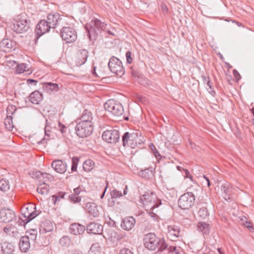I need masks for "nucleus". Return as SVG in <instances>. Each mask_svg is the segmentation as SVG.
Instances as JSON below:
<instances>
[{"label": "nucleus", "mask_w": 254, "mask_h": 254, "mask_svg": "<svg viewBox=\"0 0 254 254\" xmlns=\"http://www.w3.org/2000/svg\"><path fill=\"white\" fill-rule=\"evenodd\" d=\"M88 57L87 50L82 49L78 51L72 60V66H80L85 63Z\"/></svg>", "instance_id": "f8f14e48"}, {"label": "nucleus", "mask_w": 254, "mask_h": 254, "mask_svg": "<svg viewBox=\"0 0 254 254\" xmlns=\"http://www.w3.org/2000/svg\"><path fill=\"white\" fill-rule=\"evenodd\" d=\"M202 81L204 84H206L207 83H209L210 81V78L209 76L202 75Z\"/></svg>", "instance_id": "6e6d98bb"}, {"label": "nucleus", "mask_w": 254, "mask_h": 254, "mask_svg": "<svg viewBox=\"0 0 254 254\" xmlns=\"http://www.w3.org/2000/svg\"><path fill=\"white\" fill-rule=\"evenodd\" d=\"M88 254H101V247L99 243L93 244L88 251Z\"/></svg>", "instance_id": "2f4dec72"}, {"label": "nucleus", "mask_w": 254, "mask_h": 254, "mask_svg": "<svg viewBox=\"0 0 254 254\" xmlns=\"http://www.w3.org/2000/svg\"><path fill=\"white\" fill-rule=\"evenodd\" d=\"M19 248L21 252H26L30 247V241L27 236H22L20 239Z\"/></svg>", "instance_id": "393cba45"}, {"label": "nucleus", "mask_w": 254, "mask_h": 254, "mask_svg": "<svg viewBox=\"0 0 254 254\" xmlns=\"http://www.w3.org/2000/svg\"><path fill=\"white\" fill-rule=\"evenodd\" d=\"M54 177L53 175H52L49 173H43L41 182H44L45 181H52L54 180Z\"/></svg>", "instance_id": "c03bdc74"}, {"label": "nucleus", "mask_w": 254, "mask_h": 254, "mask_svg": "<svg viewBox=\"0 0 254 254\" xmlns=\"http://www.w3.org/2000/svg\"><path fill=\"white\" fill-rule=\"evenodd\" d=\"M210 90L209 91V93L213 96H215V91L214 89H213V87H212L211 89H209Z\"/></svg>", "instance_id": "e2e57ef3"}, {"label": "nucleus", "mask_w": 254, "mask_h": 254, "mask_svg": "<svg viewBox=\"0 0 254 254\" xmlns=\"http://www.w3.org/2000/svg\"><path fill=\"white\" fill-rule=\"evenodd\" d=\"M3 231L6 233H9L10 231V227L5 226V227H4Z\"/></svg>", "instance_id": "0e129e2a"}, {"label": "nucleus", "mask_w": 254, "mask_h": 254, "mask_svg": "<svg viewBox=\"0 0 254 254\" xmlns=\"http://www.w3.org/2000/svg\"><path fill=\"white\" fill-rule=\"evenodd\" d=\"M13 42L8 39H5L0 42V50L4 52H9L13 47Z\"/></svg>", "instance_id": "b1692460"}, {"label": "nucleus", "mask_w": 254, "mask_h": 254, "mask_svg": "<svg viewBox=\"0 0 254 254\" xmlns=\"http://www.w3.org/2000/svg\"><path fill=\"white\" fill-rule=\"evenodd\" d=\"M198 214L202 219H205L209 215L207 208L205 207L200 208L198 212Z\"/></svg>", "instance_id": "58836bf2"}, {"label": "nucleus", "mask_w": 254, "mask_h": 254, "mask_svg": "<svg viewBox=\"0 0 254 254\" xmlns=\"http://www.w3.org/2000/svg\"><path fill=\"white\" fill-rule=\"evenodd\" d=\"M143 137L138 131L126 132L122 136L123 145L124 147L135 148L138 145L143 143Z\"/></svg>", "instance_id": "7ed1b4c3"}, {"label": "nucleus", "mask_w": 254, "mask_h": 254, "mask_svg": "<svg viewBox=\"0 0 254 254\" xmlns=\"http://www.w3.org/2000/svg\"><path fill=\"white\" fill-rule=\"evenodd\" d=\"M243 224L247 228H250V230H254V228L251 225V224L249 222H248L247 221H245V222H244Z\"/></svg>", "instance_id": "4d7b16f0"}, {"label": "nucleus", "mask_w": 254, "mask_h": 254, "mask_svg": "<svg viewBox=\"0 0 254 254\" xmlns=\"http://www.w3.org/2000/svg\"><path fill=\"white\" fill-rule=\"evenodd\" d=\"M111 194L112 197H113V198H117V197H119L122 196V192L121 191H119V190H115V189L111 191Z\"/></svg>", "instance_id": "09e8293b"}, {"label": "nucleus", "mask_w": 254, "mask_h": 254, "mask_svg": "<svg viewBox=\"0 0 254 254\" xmlns=\"http://www.w3.org/2000/svg\"><path fill=\"white\" fill-rule=\"evenodd\" d=\"M13 249L12 245L8 242H4L1 246V251L3 254H11Z\"/></svg>", "instance_id": "7c9ffc66"}, {"label": "nucleus", "mask_w": 254, "mask_h": 254, "mask_svg": "<svg viewBox=\"0 0 254 254\" xmlns=\"http://www.w3.org/2000/svg\"><path fill=\"white\" fill-rule=\"evenodd\" d=\"M126 56L127 63L128 64L131 63L132 60V58L131 57V52L130 51H127L126 53Z\"/></svg>", "instance_id": "603ef678"}, {"label": "nucleus", "mask_w": 254, "mask_h": 254, "mask_svg": "<svg viewBox=\"0 0 254 254\" xmlns=\"http://www.w3.org/2000/svg\"><path fill=\"white\" fill-rule=\"evenodd\" d=\"M4 124L5 125V127L8 130H12L13 127V125L11 116H8V115L7 116L6 119H5L4 120Z\"/></svg>", "instance_id": "e433bc0d"}, {"label": "nucleus", "mask_w": 254, "mask_h": 254, "mask_svg": "<svg viewBox=\"0 0 254 254\" xmlns=\"http://www.w3.org/2000/svg\"><path fill=\"white\" fill-rule=\"evenodd\" d=\"M135 224V220L133 217H127L123 219L121 226L124 230L129 231L134 227Z\"/></svg>", "instance_id": "a211bd4d"}, {"label": "nucleus", "mask_w": 254, "mask_h": 254, "mask_svg": "<svg viewBox=\"0 0 254 254\" xmlns=\"http://www.w3.org/2000/svg\"><path fill=\"white\" fill-rule=\"evenodd\" d=\"M51 28H52L51 27L46 20L44 19L40 21L35 29L36 39H38L40 36L49 32Z\"/></svg>", "instance_id": "4468645a"}, {"label": "nucleus", "mask_w": 254, "mask_h": 254, "mask_svg": "<svg viewBox=\"0 0 254 254\" xmlns=\"http://www.w3.org/2000/svg\"><path fill=\"white\" fill-rule=\"evenodd\" d=\"M59 127L60 128V130H61L62 133H64L65 132V129H66V127L61 123H59Z\"/></svg>", "instance_id": "5fc2aeb1"}, {"label": "nucleus", "mask_w": 254, "mask_h": 254, "mask_svg": "<svg viewBox=\"0 0 254 254\" xmlns=\"http://www.w3.org/2000/svg\"><path fill=\"white\" fill-rule=\"evenodd\" d=\"M70 241V238L68 236H64L59 240L60 244L62 246H65L67 245Z\"/></svg>", "instance_id": "79ce46f5"}, {"label": "nucleus", "mask_w": 254, "mask_h": 254, "mask_svg": "<svg viewBox=\"0 0 254 254\" xmlns=\"http://www.w3.org/2000/svg\"><path fill=\"white\" fill-rule=\"evenodd\" d=\"M69 230L70 233L74 235H81L84 232L85 227L78 223H73L70 225Z\"/></svg>", "instance_id": "aec40b11"}, {"label": "nucleus", "mask_w": 254, "mask_h": 254, "mask_svg": "<svg viewBox=\"0 0 254 254\" xmlns=\"http://www.w3.org/2000/svg\"><path fill=\"white\" fill-rule=\"evenodd\" d=\"M194 201V195L185 193L180 197L178 206L182 209H189L193 205Z\"/></svg>", "instance_id": "9d476101"}, {"label": "nucleus", "mask_w": 254, "mask_h": 254, "mask_svg": "<svg viewBox=\"0 0 254 254\" xmlns=\"http://www.w3.org/2000/svg\"><path fill=\"white\" fill-rule=\"evenodd\" d=\"M27 83L28 84H34V85H36V84L37 83V80H35L34 79H28L27 80Z\"/></svg>", "instance_id": "13d9d810"}, {"label": "nucleus", "mask_w": 254, "mask_h": 254, "mask_svg": "<svg viewBox=\"0 0 254 254\" xmlns=\"http://www.w3.org/2000/svg\"><path fill=\"white\" fill-rule=\"evenodd\" d=\"M221 190L225 193L226 196H224V197L227 199L226 197L229 195L231 192V187L229 186L228 184L225 183L221 186Z\"/></svg>", "instance_id": "4c0bfd02"}, {"label": "nucleus", "mask_w": 254, "mask_h": 254, "mask_svg": "<svg viewBox=\"0 0 254 254\" xmlns=\"http://www.w3.org/2000/svg\"><path fill=\"white\" fill-rule=\"evenodd\" d=\"M169 250L171 252H175L176 250V247L175 246H170L169 248Z\"/></svg>", "instance_id": "338daca9"}, {"label": "nucleus", "mask_w": 254, "mask_h": 254, "mask_svg": "<svg viewBox=\"0 0 254 254\" xmlns=\"http://www.w3.org/2000/svg\"><path fill=\"white\" fill-rule=\"evenodd\" d=\"M26 71H29V68L27 64L22 63L16 65V72L18 73H22Z\"/></svg>", "instance_id": "c9c22d12"}, {"label": "nucleus", "mask_w": 254, "mask_h": 254, "mask_svg": "<svg viewBox=\"0 0 254 254\" xmlns=\"http://www.w3.org/2000/svg\"><path fill=\"white\" fill-rule=\"evenodd\" d=\"M28 235H26L28 238L29 241L35 242L37 238V232L36 230H32L30 232L28 233Z\"/></svg>", "instance_id": "a19ab883"}, {"label": "nucleus", "mask_w": 254, "mask_h": 254, "mask_svg": "<svg viewBox=\"0 0 254 254\" xmlns=\"http://www.w3.org/2000/svg\"><path fill=\"white\" fill-rule=\"evenodd\" d=\"M11 27L14 32L19 33H23L29 29L30 21L26 16L20 15L17 16Z\"/></svg>", "instance_id": "39448f33"}, {"label": "nucleus", "mask_w": 254, "mask_h": 254, "mask_svg": "<svg viewBox=\"0 0 254 254\" xmlns=\"http://www.w3.org/2000/svg\"><path fill=\"white\" fill-rule=\"evenodd\" d=\"M36 206L33 203L25 204L21 208V213L25 219L26 223L33 220L38 214L35 211Z\"/></svg>", "instance_id": "1a4fd4ad"}, {"label": "nucleus", "mask_w": 254, "mask_h": 254, "mask_svg": "<svg viewBox=\"0 0 254 254\" xmlns=\"http://www.w3.org/2000/svg\"><path fill=\"white\" fill-rule=\"evenodd\" d=\"M104 106L106 111L115 117H121L124 112V107L122 104L113 99L108 100L104 104Z\"/></svg>", "instance_id": "20e7f679"}, {"label": "nucleus", "mask_w": 254, "mask_h": 254, "mask_svg": "<svg viewBox=\"0 0 254 254\" xmlns=\"http://www.w3.org/2000/svg\"><path fill=\"white\" fill-rule=\"evenodd\" d=\"M198 229L201 231L203 233H208V224L204 222H199L197 225Z\"/></svg>", "instance_id": "ea45409f"}, {"label": "nucleus", "mask_w": 254, "mask_h": 254, "mask_svg": "<svg viewBox=\"0 0 254 254\" xmlns=\"http://www.w3.org/2000/svg\"><path fill=\"white\" fill-rule=\"evenodd\" d=\"M94 165V163L91 160H87L83 164V169L86 172H89L93 168Z\"/></svg>", "instance_id": "473e14b6"}, {"label": "nucleus", "mask_w": 254, "mask_h": 254, "mask_svg": "<svg viewBox=\"0 0 254 254\" xmlns=\"http://www.w3.org/2000/svg\"><path fill=\"white\" fill-rule=\"evenodd\" d=\"M68 197L70 200L73 202H79L81 201V197L73 193L69 195Z\"/></svg>", "instance_id": "de8ad7c7"}, {"label": "nucleus", "mask_w": 254, "mask_h": 254, "mask_svg": "<svg viewBox=\"0 0 254 254\" xmlns=\"http://www.w3.org/2000/svg\"><path fill=\"white\" fill-rule=\"evenodd\" d=\"M73 194L78 195L80 192V188L79 187L76 188L73 190Z\"/></svg>", "instance_id": "052dcab7"}, {"label": "nucleus", "mask_w": 254, "mask_h": 254, "mask_svg": "<svg viewBox=\"0 0 254 254\" xmlns=\"http://www.w3.org/2000/svg\"><path fill=\"white\" fill-rule=\"evenodd\" d=\"M10 185L8 180L1 179L0 181V190L2 191H7L9 190Z\"/></svg>", "instance_id": "72a5a7b5"}, {"label": "nucleus", "mask_w": 254, "mask_h": 254, "mask_svg": "<svg viewBox=\"0 0 254 254\" xmlns=\"http://www.w3.org/2000/svg\"><path fill=\"white\" fill-rule=\"evenodd\" d=\"M119 131L116 129L106 130L102 133V138L104 140L110 143H115L120 139Z\"/></svg>", "instance_id": "ddd939ff"}, {"label": "nucleus", "mask_w": 254, "mask_h": 254, "mask_svg": "<svg viewBox=\"0 0 254 254\" xmlns=\"http://www.w3.org/2000/svg\"><path fill=\"white\" fill-rule=\"evenodd\" d=\"M154 171L152 168H148L143 170H141L139 172V176L146 178L150 179L154 176Z\"/></svg>", "instance_id": "c756f323"}, {"label": "nucleus", "mask_w": 254, "mask_h": 254, "mask_svg": "<svg viewBox=\"0 0 254 254\" xmlns=\"http://www.w3.org/2000/svg\"><path fill=\"white\" fill-rule=\"evenodd\" d=\"M103 227L102 225L92 222L87 225L86 230L88 233L100 234L103 231Z\"/></svg>", "instance_id": "6ab92c4d"}, {"label": "nucleus", "mask_w": 254, "mask_h": 254, "mask_svg": "<svg viewBox=\"0 0 254 254\" xmlns=\"http://www.w3.org/2000/svg\"><path fill=\"white\" fill-rule=\"evenodd\" d=\"M49 190V186L44 182L39 183V186L37 188V192L42 195L48 194Z\"/></svg>", "instance_id": "cd10ccee"}, {"label": "nucleus", "mask_w": 254, "mask_h": 254, "mask_svg": "<svg viewBox=\"0 0 254 254\" xmlns=\"http://www.w3.org/2000/svg\"><path fill=\"white\" fill-rule=\"evenodd\" d=\"M188 190L189 191L186 192L187 193L193 194L195 196V193H196L197 191L201 190V187L198 185L196 184H194L193 185H191L188 188Z\"/></svg>", "instance_id": "f704fd0d"}, {"label": "nucleus", "mask_w": 254, "mask_h": 254, "mask_svg": "<svg viewBox=\"0 0 254 254\" xmlns=\"http://www.w3.org/2000/svg\"><path fill=\"white\" fill-rule=\"evenodd\" d=\"M39 229L41 234L52 232L54 229V224L50 220H46L42 222Z\"/></svg>", "instance_id": "4be33fe9"}, {"label": "nucleus", "mask_w": 254, "mask_h": 254, "mask_svg": "<svg viewBox=\"0 0 254 254\" xmlns=\"http://www.w3.org/2000/svg\"><path fill=\"white\" fill-rule=\"evenodd\" d=\"M59 197L60 196H57L56 195L52 196V201H53L54 204H55L58 201L60 200V199H59Z\"/></svg>", "instance_id": "864d4df0"}, {"label": "nucleus", "mask_w": 254, "mask_h": 254, "mask_svg": "<svg viewBox=\"0 0 254 254\" xmlns=\"http://www.w3.org/2000/svg\"><path fill=\"white\" fill-rule=\"evenodd\" d=\"M111 71L119 77H122L125 72L122 62L118 58L112 57L108 63Z\"/></svg>", "instance_id": "0eeeda50"}, {"label": "nucleus", "mask_w": 254, "mask_h": 254, "mask_svg": "<svg viewBox=\"0 0 254 254\" xmlns=\"http://www.w3.org/2000/svg\"><path fill=\"white\" fill-rule=\"evenodd\" d=\"M233 73H234V75L235 77L237 80H238L239 79V78L240 77V74L238 72V71L236 70V69L233 70Z\"/></svg>", "instance_id": "bf43d9fd"}, {"label": "nucleus", "mask_w": 254, "mask_h": 254, "mask_svg": "<svg viewBox=\"0 0 254 254\" xmlns=\"http://www.w3.org/2000/svg\"><path fill=\"white\" fill-rule=\"evenodd\" d=\"M14 109V110L15 111L16 109H15V107H14V106H9L7 108V114H9V111H10V110H12Z\"/></svg>", "instance_id": "69168bd1"}, {"label": "nucleus", "mask_w": 254, "mask_h": 254, "mask_svg": "<svg viewBox=\"0 0 254 254\" xmlns=\"http://www.w3.org/2000/svg\"><path fill=\"white\" fill-rule=\"evenodd\" d=\"M52 168L57 173L64 174L67 168L66 164L62 160H55L51 164Z\"/></svg>", "instance_id": "dca6fc26"}, {"label": "nucleus", "mask_w": 254, "mask_h": 254, "mask_svg": "<svg viewBox=\"0 0 254 254\" xmlns=\"http://www.w3.org/2000/svg\"><path fill=\"white\" fill-rule=\"evenodd\" d=\"M80 119L81 120L80 122H82L84 123H87L88 122V123H90V124L93 125V123L92 122V114L90 111H88L87 109L83 111Z\"/></svg>", "instance_id": "a878e982"}, {"label": "nucleus", "mask_w": 254, "mask_h": 254, "mask_svg": "<svg viewBox=\"0 0 254 254\" xmlns=\"http://www.w3.org/2000/svg\"><path fill=\"white\" fill-rule=\"evenodd\" d=\"M76 133L79 137H86L90 135L93 131V125L79 122L75 127Z\"/></svg>", "instance_id": "6e6552de"}, {"label": "nucleus", "mask_w": 254, "mask_h": 254, "mask_svg": "<svg viewBox=\"0 0 254 254\" xmlns=\"http://www.w3.org/2000/svg\"><path fill=\"white\" fill-rule=\"evenodd\" d=\"M44 89L47 93H51L52 92H57L59 90V85L51 82L45 83L44 85Z\"/></svg>", "instance_id": "c85d7f7f"}, {"label": "nucleus", "mask_w": 254, "mask_h": 254, "mask_svg": "<svg viewBox=\"0 0 254 254\" xmlns=\"http://www.w3.org/2000/svg\"><path fill=\"white\" fill-rule=\"evenodd\" d=\"M92 23L90 28L88 30V34L91 40L93 37V40H95L101 31L105 30L107 24L97 18L92 20Z\"/></svg>", "instance_id": "423d86ee"}, {"label": "nucleus", "mask_w": 254, "mask_h": 254, "mask_svg": "<svg viewBox=\"0 0 254 254\" xmlns=\"http://www.w3.org/2000/svg\"><path fill=\"white\" fill-rule=\"evenodd\" d=\"M184 171L185 172V177L188 178L190 175L189 171L186 169H184Z\"/></svg>", "instance_id": "774afa93"}, {"label": "nucleus", "mask_w": 254, "mask_h": 254, "mask_svg": "<svg viewBox=\"0 0 254 254\" xmlns=\"http://www.w3.org/2000/svg\"><path fill=\"white\" fill-rule=\"evenodd\" d=\"M61 16L59 13H55L49 14L46 20L52 28H55L57 25L61 22Z\"/></svg>", "instance_id": "f3484780"}, {"label": "nucleus", "mask_w": 254, "mask_h": 254, "mask_svg": "<svg viewBox=\"0 0 254 254\" xmlns=\"http://www.w3.org/2000/svg\"><path fill=\"white\" fill-rule=\"evenodd\" d=\"M86 210L91 217L97 218L99 216V212L94 203H87L86 205Z\"/></svg>", "instance_id": "5701e85b"}, {"label": "nucleus", "mask_w": 254, "mask_h": 254, "mask_svg": "<svg viewBox=\"0 0 254 254\" xmlns=\"http://www.w3.org/2000/svg\"><path fill=\"white\" fill-rule=\"evenodd\" d=\"M119 254H133V253L128 249L124 248L120 251Z\"/></svg>", "instance_id": "3c124183"}, {"label": "nucleus", "mask_w": 254, "mask_h": 254, "mask_svg": "<svg viewBox=\"0 0 254 254\" xmlns=\"http://www.w3.org/2000/svg\"><path fill=\"white\" fill-rule=\"evenodd\" d=\"M140 201L145 206L147 210H149L148 213L150 216L155 218L157 215L152 212V210L162 204L161 200L158 199L153 192H151L150 194L147 193L141 196Z\"/></svg>", "instance_id": "f03ea898"}, {"label": "nucleus", "mask_w": 254, "mask_h": 254, "mask_svg": "<svg viewBox=\"0 0 254 254\" xmlns=\"http://www.w3.org/2000/svg\"><path fill=\"white\" fill-rule=\"evenodd\" d=\"M61 36L66 43H73L77 39L75 30L70 27H64L61 30Z\"/></svg>", "instance_id": "9b49d317"}, {"label": "nucleus", "mask_w": 254, "mask_h": 254, "mask_svg": "<svg viewBox=\"0 0 254 254\" xmlns=\"http://www.w3.org/2000/svg\"><path fill=\"white\" fill-rule=\"evenodd\" d=\"M143 243L145 247L150 251H153L158 248V251L162 252L167 249L168 247L164 239H161L152 233L144 235Z\"/></svg>", "instance_id": "f257e3e1"}, {"label": "nucleus", "mask_w": 254, "mask_h": 254, "mask_svg": "<svg viewBox=\"0 0 254 254\" xmlns=\"http://www.w3.org/2000/svg\"><path fill=\"white\" fill-rule=\"evenodd\" d=\"M150 148L152 150L154 154V155L155 156L156 158H158V157L160 156V155L158 151L153 144L150 146Z\"/></svg>", "instance_id": "8fccbe9b"}, {"label": "nucleus", "mask_w": 254, "mask_h": 254, "mask_svg": "<svg viewBox=\"0 0 254 254\" xmlns=\"http://www.w3.org/2000/svg\"><path fill=\"white\" fill-rule=\"evenodd\" d=\"M203 177L206 180V182H207V186L208 187H209L211 185V184H210V182L209 181V179H208V178H207L205 175H203Z\"/></svg>", "instance_id": "680f3d73"}, {"label": "nucleus", "mask_w": 254, "mask_h": 254, "mask_svg": "<svg viewBox=\"0 0 254 254\" xmlns=\"http://www.w3.org/2000/svg\"><path fill=\"white\" fill-rule=\"evenodd\" d=\"M109 235L110 236V238L112 239V240L115 241V240H119L120 239H121V237H120L119 236L117 235L116 232L113 230H109Z\"/></svg>", "instance_id": "49530a36"}, {"label": "nucleus", "mask_w": 254, "mask_h": 254, "mask_svg": "<svg viewBox=\"0 0 254 254\" xmlns=\"http://www.w3.org/2000/svg\"><path fill=\"white\" fill-rule=\"evenodd\" d=\"M78 161L79 158L77 157H73L72 158V165L71 169L72 172L76 171Z\"/></svg>", "instance_id": "37998d69"}, {"label": "nucleus", "mask_w": 254, "mask_h": 254, "mask_svg": "<svg viewBox=\"0 0 254 254\" xmlns=\"http://www.w3.org/2000/svg\"><path fill=\"white\" fill-rule=\"evenodd\" d=\"M43 173L40 171L33 172L32 173V177L33 178L37 179L39 180V183L42 182V178L43 177Z\"/></svg>", "instance_id": "a18cd8bd"}, {"label": "nucleus", "mask_w": 254, "mask_h": 254, "mask_svg": "<svg viewBox=\"0 0 254 254\" xmlns=\"http://www.w3.org/2000/svg\"><path fill=\"white\" fill-rule=\"evenodd\" d=\"M167 230L169 236L173 240L179 237L180 233V229L178 226L175 225H168Z\"/></svg>", "instance_id": "412c9836"}, {"label": "nucleus", "mask_w": 254, "mask_h": 254, "mask_svg": "<svg viewBox=\"0 0 254 254\" xmlns=\"http://www.w3.org/2000/svg\"><path fill=\"white\" fill-rule=\"evenodd\" d=\"M15 217V212L9 208H2L0 210V220L4 223L11 222Z\"/></svg>", "instance_id": "2eb2a0df"}, {"label": "nucleus", "mask_w": 254, "mask_h": 254, "mask_svg": "<svg viewBox=\"0 0 254 254\" xmlns=\"http://www.w3.org/2000/svg\"><path fill=\"white\" fill-rule=\"evenodd\" d=\"M43 99L42 94L38 91L32 92L29 96V100L33 104H38Z\"/></svg>", "instance_id": "bb28decb"}]
</instances>
